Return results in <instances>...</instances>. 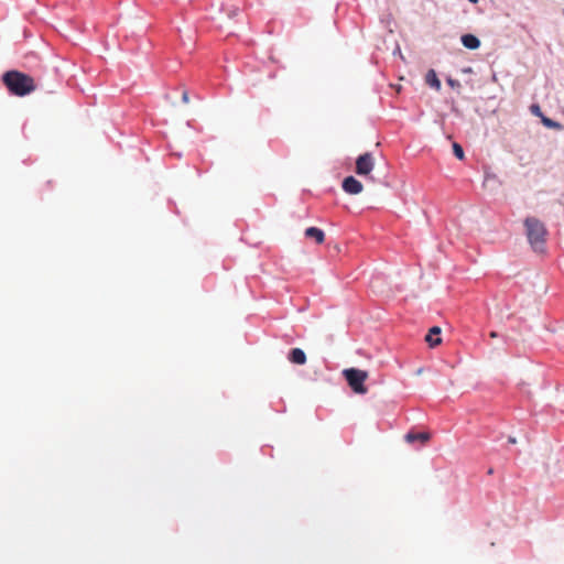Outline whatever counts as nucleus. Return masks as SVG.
Instances as JSON below:
<instances>
[{
	"label": "nucleus",
	"mask_w": 564,
	"mask_h": 564,
	"mask_svg": "<svg viewBox=\"0 0 564 564\" xmlns=\"http://www.w3.org/2000/svg\"><path fill=\"white\" fill-rule=\"evenodd\" d=\"M2 82L12 95L19 97L26 96L36 89L33 77L19 70L6 72L2 75Z\"/></svg>",
	"instance_id": "1"
},
{
	"label": "nucleus",
	"mask_w": 564,
	"mask_h": 564,
	"mask_svg": "<svg viewBox=\"0 0 564 564\" xmlns=\"http://www.w3.org/2000/svg\"><path fill=\"white\" fill-rule=\"evenodd\" d=\"M524 226L527 228V237L530 245L535 251H541L546 236V228L544 224L535 217H528L524 220Z\"/></svg>",
	"instance_id": "2"
},
{
	"label": "nucleus",
	"mask_w": 564,
	"mask_h": 564,
	"mask_svg": "<svg viewBox=\"0 0 564 564\" xmlns=\"http://www.w3.org/2000/svg\"><path fill=\"white\" fill-rule=\"evenodd\" d=\"M345 379L347 380L349 387L355 393L365 394L367 393V388L365 387V381L368 379V372L365 370L349 368L343 371Z\"/></svg>",
	"instance_id": "3"
},
{
	"label": "nucleus",
	"mask_w": 564,
	"mask_h": 564,
	"mask_svg": "<svg viewBox=\"0 0 564 564\" xmlns=\"http://www.w3.org/2000/svg\"><path fill=\"white\" fill-rule=\"evenodd\" d=\"M375 167V159L371 153L366 152L356 160V173L361 176L369 175Z\"/></svg>",
	"instance_id": "4"
},
{
	"label": "nucleus",
	"mask_w": 564,
	"mask_h": 564,
	"mask_svg": "<svg viewBox=\"0 0 564 564\" xmlns=\"http://www.w3.org/2000/svg\"><path fill=\"white\" fill-rule=\"evenodd\" d=\"M343 189L347 193V194H350V195H357V194H360L364 189V186L361 184V182H359L357 178H355L354 176H347L344 181H343Z\"/></svg>",
	"instance_id": "5"
},
{
	"label": "nucleus",
	"mask_w": 564,
	"mask_h": 564,
	"mask_svg": "<svg viewBox=\"0 0 564 564\" xmlns=\"http://www.w3.org/2000/svg\"><path fill=\"white\" fill-rule=\"evenodd\" d=\"M440 335L441 328L438 326H433L429 334L425 336V341L430 345V347H435L442 343Z\"/></svg>",
	"instance_id": "6"
},
{
	"label": "nucleus",
	"mask_w": 564,
	"mask_h": 564,
	"mask_svg": "<svg viewBox=\"0 0 564 564\" xmlns=\"http://www.w3.org/2000/svg\"><path fill=\"white\" fill-rule=\"evenodd\" d=\"M305 237L313 238L318 245L323 243L325 240L324 231L317 227H308L305 230Z\"/></svg>",
	"instance_id": "7"
},
{
	"label": "nucleus",
	"mask_w": 564,
	"mask_h": 564,
	"mask_svg": "<svg viewBox=\"0 0 564 564\" xmlns=\"http://www.w3.org/2000/svg\"><path fill=\"white\" fill-rule=\"evenodd\" d=\"M289 360L296 365H304L306 362V355L301 348H293L290 351Z\"/></svg>",
	"instance_id": "8"
},
{
	"label": "nucleus",
	"mask_w": 564,
	"mask_h": 564,
	"mask_svg": "<svg viewBox=\"0 0 564 564\" xmlns=\"http://www.w3.org/2000/svg\"><path fill=\"white\" fill-rule=\"evenodd\" d=\"M462 43L466 48L477 50L480 46V41L473 34H465L462 36Z\"/></svg>",
	"instance_id": "9"
},
{
	"label": "nucleus",
	"mask_w": 564,
	"mask_h": 564,
	"mask_svg": "<svg viewBox=\"0 0 564 564\" xmlns=\"http://www.w3.org/2000/svg\"><path fill=\"white\" fill-rule=\"evenodd\" d=\"M425 83L432 88L440 90L441 89V80L438 79L434 69H430L425 75Z\"/></svg>",
	"instance_id": "10"
},
{
	"label": "nucleus",
	"mask_w": 564,
	"mask_h": 564,
	"mask_svg": "<svg viewBox=\"0 0 564 564\" xmlns=\"http://www.w3.org/2000/svg\"><path fill=\"white\" fill-rule=\"evenodd\" d=\"M430 434L426 433V432H422V433H408L405 435V441L408 443H414L415 441H420L422 443H426L429 440H430Z\"/></svg>",
	"instance_id": "11"
},
{
	"label": "nucleus",
	"mask_w": 564,
	"mask_h": 564,
	"mask_svg": "<svg viewBox=\"0 0 564 564\" xmlns=\"http://www.w3.org/2000/svg\"><path fill=\"white\" fill-rule=\"evenodd\" d=\"M541 122L546 127V128H550V129H554V130H561L563 128V126L557 122V121H554L545 116L542 117L541 119Z\"/></svg>",
	"instance_id": "12"
},
{
	"label": "nucleus",
	"mask_w": 564,
	"mask_h": 564,
	"mask_svg": "<svg viewBox=\"0 0 564 564\" xmlns=\"http://www.w3.org/2000/svg\"><path fill=\"white\" fill-rule=\"evenodd\" d=\"M453 152L458 160H463L465 156L463 148L456 142L453 143Z\"/></svg>",
	"instance_id": "13"
},
{
	"label": "nucleus",
	"mask_w": 564,
	"mask_h": 564,
	"mask_svg": "<svg viewBox=\"0 0 564 564\" xmlns=\"http://www.w3.org/2000/svg\"><path fill=\"white\" fill-rule=\"evenodd\" d=\"M530 110H531V112H532L534 116H536V117H539V118H541V119H542V117L544 116V115L542 113V111H541L540 106H539V105H536V104L532 105V106L530 107Z\"/></svg>",
	"instance_id": "14"
},
{
	"label": "nucleus",
	"mask_w": 564,
	"mask_h": 564,
	"mask_svg": "<svg viewBox=\"0 0 564 564\" xmlns=\"http://www.w3.org/2000/svg\"><path fill=\"white\" fill-rule=\"evenodd\" d=\"M447 84L451 86V87H459V82L456 80V79H453V78H448L447 79Z\"/></svg>",
	"instance_id": "15"
},
{
	"label": "nucleus",
	"mask_w": 564,
	"mask_h": 564,
	"mask_svg": "<svg viewBox=\"0 0 564 564\" xmlns=\"http://www.w3.org/2000/svg\"><path fill=\"white\" fill-rule=\"evenodd\" d=\"M182 100L184 104H188L189 102V96H188V93L187 90H184L183 94H182Z\"/></svg>",
	"instance_id": "16"
},
{
	"label": "nucleus",
	"mask_w": 564,
	"mask_h": 564,
	"mask_svg": "<svg viewBox=\"0 0 564 564\" xmlns=\"http://www.w3.org/2000/svg\"><path fill=\"white\" fill-rule=\"evenodd\" d=\"M489 336L491 338H497L498 337V334L496 332H490Z\"/></svg>",
	"instance_id": "17"
},
{
	"label": "nucleus",
	"mask_w": 564,
	"mask_h": 564,
	"mask_svg": "<svg viewBox=\"0 0 564 564\" xmlns=\"http://www.w3.org/2000/svg\"><path fill=\"white\" fill-rule=\"evenodd\" d=\"M509 442H510V443H512V444H514V443H516V438H514V437H510V438H509Z\"/></svg>",
	"instance_id": "18"
},
{
	"label": "nucleus",
	"mask_w": 564,
	"mask_h": 564,
	"mask_svg": "<svg viewBox=\"0 0 564 564\" xmlns=\"http://www.w3.org/2000/svg\"><path fill=\"white\" fill-rule=\"evenodd\" d=\"M471 3H476L478 0H469Z\"/></svg>",
	"instance_id": "19"
}]
</instances>
